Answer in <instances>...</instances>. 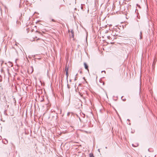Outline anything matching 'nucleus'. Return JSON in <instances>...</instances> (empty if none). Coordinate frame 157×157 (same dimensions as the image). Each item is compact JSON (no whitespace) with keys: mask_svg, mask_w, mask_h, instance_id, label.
Returning a JSON list of instances; mask_svg holds the SVG:
<instances>
[{"mask_svg":"<svg viewBox=\"0 0 157 157\" xmlns=\"http://www.w3.org/2000/svg\"><path fill=\"white\" fill-rule=\"evenodd\" d=\"M142 32H140V39H142Z\"/></svg>","mask_w":157,"mask_h":157,"instance_id":"nucleus-5","label":"nucleus"},{"mask_svg":"<svg viewBox=\"0 0 157 157\" xmlns=\"http://www.w3.org/2000/svg\"><path fill=\"white\" fill-rule=\"evenodd\" d=\"M36 32H38V33H40V32H38V31H36Z\"/></svg>","mask_w":157,"mask_h":157,"instance_id":"nucleus-12","label":"nucleus"},{"mask_svg":"<svg viewBox=\"0 0 157 157\" xmlns=\"http://www.w3.org/2000/svg\"><path fill=\"white\" fill-rule=\"evenodd\" d=\"M71 33H72L73 34V31H71Z\"/></svg>","mask_w":157,"mask_h":157,"instance_id":"nucleus-11","label":"nucleus"},{"mask_svg":"<svg viewBox=\"0 0 157 157\" xmlns=\"http://www.w3.org/2000/svg\"><path fill=\"white\" fill-rule=\"evenodd\" d=\"M1 139V137L0 136V140Z\"/></svg>","mask_w":157,"mask_h":157,"instance_id":"nucleus-16","label":"nucleus"},{"mask_svg":"<svg viewBox=\"0 0 157 157\" xmlns=\"http://www.w3.org/2000/svg\"><path fill=\"white\" fill-rule=\"evenodd\" d=\"M77 75H78V74H76V76H77Z\"/></svg>","mask_w":157,"mask_h":157,"instance_id":"nucleus-17","label":"nucleus"},{"mask_svg":"<svg viewBox=\"0 0 157 157\" xmlns=\"http://www.w3.org/2000/svg\"><path fill=\"white\" fill-rule=\"evenodd\" d=\"M68 68H67V71H66V75L67 76H68Z\"/></svg>","mask_w":157,"mask_h":157,"instance_id":"nucleus-6","label":"nucleus"},{"mask_svg":"<svg viewBox=\"0 0 157 157\" xmlns=\"http://www.w3.org/2000/svg\"><path fill=\"white\" fill-rule=\"evenodd\" d=\"M67 67H66V68H65V71H67Z\"/></svg>","mask_w":157,"mask_h":157,"instance_id":"nucleus-9","label":"nucleus"},{"mask_svg":"<svg viewBox=\"0 0 157 157\" xmlns=\"http://www.w3.org/2000/svg\"><path fill=\"white\" fill-rule=\"evenodd\" d=\"M51 21L54 22H56V21L55 20L53 19H51Z\"/></svg>","mask_w":157,"mask_h":157,"instance_id":"nucleus-7","label":"nucleus"},{"mask_svg":"<svg viewBox=\"0 0 157 157\" xmlns=\"http://www.w3.org/2000/svg\"><path fill=\"white\" fill-rule=\"evenodd\" d=\"M36 41L38 43L39 46L41 47H43L44 45L45 42L44 40L40 38H38L36 39Z\"/></svg>","mask_w":157,"mask_h":157,"instance_id":"nucleus-1","label":"nucleus"},{"mask_svg":"<svg viewBox=\"0 0 157 157\" xmlns=\"http://www.w3.org/2000/svg\"><path fill=\"white\" fill-rule=\"evenodd\" d=\"M132 145L133 147H138L139 146V144L137 143H135L132 144Z\"/></svg>","mask_w":157,"mask_h":157,"instance_id":"nucleus-3","label":"nucleus"},{"mask_svg":"<svg viewBox=\"0 0 157 157\" xmlns=\"http://www.w3.org/2000/svg\"><path fill=\"white\" fill-rule=\"evenodd\" d=\"M80 94L81 95V96H82V95L80 93Z\"/></svg>","mask_w":157,"mask_h":157,"instance_id":"nucleus-15","label":"nucleus"},{"mask_svg":"<svg viewBox=\"0 0 157 157\" xmlns=\"http://www.w3.org/2000/svg\"><path fill=\"white\" fill-rule=\"evenodd\" d=\"M107 37L109 39H110V37L109 36H107Z\"/></svg>","mask_w":157,"mask_h":157,"instance_id":"nucleus-8","label":"nucleus"},{"mask_svg":"<svg viewBox=\"0 0 157 157\" xmlns=\"http://www.w3.org/2000/svg\"><path fill=\"white\" fill-rule=\"evenodd\" d=\"M37 37L36 36H35V37H34V38H37Z\"/></svg>","mask_w":157,"mask_h":157,"instance_id":"nucleus-14","label":"nucleus"},{"mask_svg":"<svg viewBox=\"0 0 157 157\" xmlns=\"http://www.w3.org/2000/svg\"><path fill=\"white\" fill-rule=\"evenodd\" d=\"M84 65L85 69H86L88 71H89V69L88 68V67L87 65L86 64V63H84Z\"/></svg>","mask_w":157,"mask_h":157,"instance_id":"nucleus-2","label":"nucleus"},{"mask_svg":"<svg viewBox=\"0 0 157 157\" xmlns=\"http://www.w3.org/2000/svg\"><path fill=\"white\" fill-rule=\"evenodd\" d=\"M77 79V78L76 77L75 79V80H76Z\"/></svg>","mask_w":157,"mask_h":157,"instance_id":"nucleus-10","label":"nucleus"},{"mask_svg":"<svg viewBox=\"0 0 157 157\" xmlns=\"http://www.w3.org/2000/svg\"><path fill=\"white\" fill-rule=\"evenodd\" d=\"M31 68L32 69V71H33V68L32 67H31Z\"/></svg>","mask_w":157,"mask_h":157,"instance_id":"nucleus-13","label":"nucleus"},{"mask_svg":"<svg viewBox=\"0 0 157 157\" xmlns=\"http://www.w3.org/2000/svg\"><path fill=\"white\" fill-rule=\"evenodd\" d=\"M90 157H94V156L93 154L92 153H90L89 154Z\"/></svg>","mask_w":157,"mask_h":157,"instance_id":"nucleus-4","label":"nucleus"}]
</instances>
